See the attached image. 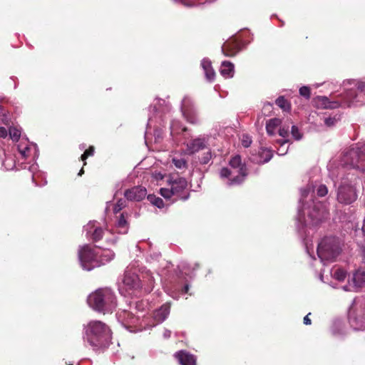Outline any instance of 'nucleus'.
Returning <instances> with one entry per match:
<instances>
[{
    "instance_id": "f257e3e1",
    "label": "nucleus",
    "mask_w": 365,
    "mask_h": 365,
    "mask_svg": "<svg viewBox=\"0 0 365 365\" xmlns=\"http://www.w3.org/2000/svg\"><path fill=\"white\" fill-rule=\"evenodd\" d=\"M315 186L309 183L300 190V199L297 216V229L309 257L316 261L314 245L311 237L316 227L328 217L325 204L314 196Z\"/></svg>"
},
{
    "instance_id": "f03ea898",
    "label": "nucleus",
    "mask_w": 365,
    "mask_h": 365,
    "mask_svg": "<svg viewBox=\"0 0 365 365\" xmlns=\"http://www.w3.org/2000/svg\"><path fill=\"white\" fill-rule=\"evenodd\" d=\"M344 87L351 86L350 88L339 94H331L330 96H318L314 98V102L318 108L324 109H336L348 108L365 103V79H349L343 82Z\"/></svg>"
},
{
    "instance_id": "7ed1b4c3",
    "label": "nucleus",
    "mask_w": 365,
    "mask_h": 365,
    "mask_svg": "<svg viewBox=\"0 0 365 365\" xmlns=\"http://www.w3.org/2000/svg\"><path fill=\"white\" fill-rule=\"evenodd\" d=\"M111 330L105 323L91 320L83 326L82 339L85 346L95 352H103L111 344Z\"/></svg>"
},
{
    "instance_id": "20e7f679",
    "label": "nucleus",
    "mask_w": 365,
    "mask_h": 365,
    "mask_svg": "<svg viewBox=\"0 0 365 365\" xmlns=\"http://www.w3.org/2000/svg\"><path fill=\"white\" fill-rule=\"evenodd\" d=\"M115 253L109 250H97L90 245L80 246L78 251V261L83 269L91 271L113 259Z\"/></svg>"
},
{
    "instance_id": "39448f33",
    "label": "nucleus",
    "mask_w": 365,
    "mask_h": 365,
    "mask_svg": "<svg viewBox=\"0 0 365 365\" xmlns=\"http://www.w3.org/2000/svg\"><path fill=\"white\" fill-rule=\"evenodd\" d=\"M170 110V106L165 100L158 98L156 102L149 107V115L145 138L150 130L153 129L155 140L162 138V129L164 127L165 115Z\"/></svg>"
},
{
    "instance_id": "423d86ee",
    "label": "nucleus",
    "mask_w": 365,
    "mask_h": 365,
    "mask_svg": "<svg viewBox=\"0 0 365 365\" xmlns=\"http://www.w3.org/2000/svg\"><path fill=\"white\" fill-rule=\"evenodd\" d=\"M88 304L98 312H112L117 306L116 297L110 288H100L89 294Z\"/></svg>"
},
{
    "instance_id": "0eeeda50",
    "label": "nucleus",
    "mask_w": 365,
    "mask_h": 365,
    "mask_svg": "<svg viewBox=\"0 0 365 365\" xmlns=\"http://www.w3.org/2000/svg\"><path fill=\"white\" fill-rule=\"evenodd\" d=\"M341 252V243L339 237L330 235L320 240L317 247V255L319 262L325 266L334 262Z\"/></svg>"
},
{
    "instance_id": "6e6552de",
    "label": "nucleus",
    "mask_w": 365,
    "mask_h": 365,
    "mask_svg": "<svg viewBox=\"0 0 365 365\" xmlns=\"http://www.w3.org/2000/svg\"><path fill=\"white\" fill-rule=\"evenodd\" d=\"M195 267H192L187 262H182L178 267L180 269V274L178 275L177 279L171 284L169 294L175 299H178L180 295L188 293L190 289V283L183 275L189 277L192 279L195 276L194 271L199 268V264L195 263Z\"/></svg>"
},
{
    "instance_id": "1a4fd4ad",
    "label": "nucleus",
    "mask_w": 365,
    "mask_h": 365,
    "mask_svg": "<svg viewBox=\"0 0 365 365\" xmlns=\"http://www.w3.org/2000/svg\"><path fill=\"white\" fill-rule=\"evenodd\" d=\"M9 133L12 140L18 143L16 149L21 158L27 160L31 157L33 160L36 161L39 155L37 145L30 143L27 138H20L21 131L16 127H10Z\"/></svg>"
},
{
    "instance_id": "9d476101",
    "label": "nucleus",
    "mask_w": 365,
    "mask_h": 365,
    "mask_svg": "<svg viewBox=\"0 0 365 365\" xmlns=\"http://www.w3.org/2000/svg\"><path fill=\"white\" fill-rule=\"evenodd\" d=\"M343 162L346 166L365 173V143H356L344 155Z\"/></svg>"
},
{
    "instance_id": "9b49d317",
    "label": "nucleus",
    "mask_w": 365,
    "mask_h": 365,
    "mask_svg": "<svg viewBox=\"0 0 365 365\" xmlns=\"http://www.w3.org/2000/svg\"><path fill=\"white\" fill-rule=\"evenodd\" d=\"M349 175L340 177V184L337 189V201L344 205H350L357 199V192L354 186L351 184Z\"/></svg>"
},
{
    "instance_id": "f8f14e48",
    "label": "nucleus",
    "mask_w": 365,
    "mask_h": 365,
    "mask_svg": "<svg viewBox=\"0 0 365 365\" xmlns=\"http://www.w3.org/2000/svg\"><path fill=\"white\" fill-rule=\"evenodd\" d=\"M118 321L130 332H138L147 329L146 319H140L139 316L134 315L126 310L118 312L116 314Z\"/></svg>"
},
{
    "instance_id": "ddd939ff",
    "label": "nucleus",
    "mask_w": 365,
    "mask_h": 365,
    "mask_svg": "<svg viewBox=\"0 0 365 365\" xmlns=\"http://www.w3.org/2000/svg\"><path fill=\"white\" fill-rule=\"evenodd\" d=\"M348 320L351 327L355 331L365 330V312L359 302L354 299L349 307Z\"/></svg>"
},
{
    "instance_id": "4468645a",
    "label": "nucleus",
    "mask_w": 365,
    "mask_h": 365,
    "mask_svg": "<svg viewBox=\"0 0 365 365\" xmlns=\"http://www.w3.org/2000/svg\"><path fill=\"white\" fill-rule=\"evenodd\" d=\"M168 182L174 194L175 199L173 201L178 200L185 201L190 197L187 182L185 178L172 175L169 176Z\"/></svg>"
},
{
    "instance_id": "2eb2a0df",
    "label": "nucleus",
    "mask_w": 365,
    "mask_h": 365,
    "mask_svg": "<svg viewBox=\"0 0 365 365\" xmlns=\"http://www.w3.org/2000/svg\"><path fill=\"white\" fill-rule=\"evenodd\" d=\"M238 170V169L230 167L222 168L220 171V176L222 179H227L226 185L228 187L239 185L242 184L247 176V170Z\"/></svg>"
},
{
    "instance_id": "dca6fc26",
    "label": "nucleus",
    "mask_w": 365,
    "mask_h": 365,
    "mask_svg": "<svg viewBox=\"0 0 365 365\" xmlns=\"http://www.w3.org/2000/svg\"><path fill=\"white\" fill-rule=\"evenodd\" d=\"M123 284L128 294H133L135 296L140 294V287H142L140 275L129 269H126L124 273Z\"/></svg>"
},
{
    "instance_id": "f3484780",
    "label": "nucleus",
    "mask_w": 365,
    "mask_h": 365,
    "mask_svg": "<svg viewBox=\"0 0 365 365\" xmlns=\"http://www.w3.org/2000/svg\"><path fill=\"white\" fill-rule=\"evenodd\" d=\"M180 109L186 120L192 123H198L197 110L193 100L189 96H185L181 101Z\"/></svg>"
},
{
    "instance_id": "a211bd4d",
    "label": "nucleus",
    "mask_w": 365,
    "mask_h": 365,
    "mask_svg": "<svg viewBox=\"0 0 365 365\" xmlns=\"http://www.w3.org/2000/svg\"><path fill=\"white\" fill-rule=\"evenodd\" d=\"M83 232L87 240L93 242H98L104 235V230L100 227L97 221H89L83 226Z\"/></svg>"
},
{
    "instance_id": "6ab92c4d",
    "label": "nucleus",
    "mask_w": 365,
    "mask_h": 365,
    "mask_svg": "<svg viewBox=\"0 0 365 365\" xmlns=\"http://www.w3.org/2000/svg\"><path fill=\"white\" fill-rule=\"evenodd\" d=\"M170 312V303L166 302L153 312L150 322H146L147 329L154 327L167 319Z\"/></svg>"
},
{
    "instance_id": "aec40b11",
    "label": "nucleus",
    "mask_w": 365,
    "mask_h": 365,
    "mask_svg": "<svg viewBox=\"0 0 365 365\" xmlns=\"http://www.w3.org/2000/svg\"><path fill=\"white\" fill-rule=\"evenodd\" d=\"M147 195L145 187L142 186H135L128 189L124 192V196L128 200L140 202L143 200Z\"/></svg>"
},
{
    "instance_id": "412c9836",
    "label": "nucleus",
    "mask_w": 365,
    "mask_h": 365,
    "mask_svg": "<svg viewBox=\"0 0 365 365\" xmlns=\"http://www.w3.org/2000/svg\"><path fill=\"white\" fill-rule=\"evenodd\" d=\"M128 217L129 214L127 212H123L118 216H116L114 228L116 232L120 235L128 233L129 230Z\"/></svg>"
},
{
    "instance_id": "4be33fe9",
    "label": "nucleus",
    "mask_w": 365,
    "mask_h": 365,
    "mask_svg": "<svg viewBox=\"0 0 365 365\" xmlns=\"http://www.w3.org/2000/svg\"><path fill=\"white\" fill-rule=\"evenodd\" d=\"M140 283L142 287H140V294L150 293L153 291L155 284V279L153 274L150 271H146L140 274Z\"/></svg>"
},
{
    "instance_id": "5701e85b",
    "label": "nucleus",
    "mask_w": 365,
    "mask_h": 365,
    "mask_svg": "<svg viewBox=\"0 0 365 365\" xmlns=\"http://www.w3.org/2000/svg\"><path fill=\"white\" fill-rule=\"evenodd\" d=\"M38 165L34 162L28 167L29 171L32 174V182L35 186L42 187L47 184V181L43 174L38 171Z\"/></svg>"
},
{
    "instance_id": "b1692460",
    "label": "nucleus",
    "mask_w": 365,
    "mask_h": 365,
    "mask_svg": "<svg viewBox=\"0 0 365 365\" xmlns=\"http://www.w3.org/2000/svg\"><path fill=\"white\" fill-rule=\"evenodd\" d=\"M180 365H196V356L185 350H180L174 354Z\"/></svg>"
},
{
    "instance_id": "393cba45",
    "label": "nucleus",
    "mask_w": 365,
    "mask_h": 365,
    "mask_svg": "<svg viewBox=\"0 0 365 365\" xmlns=\"http://www.w3.org/2000/svg\"><path fill=\"white\" fill-rule=\"evenodd\" d=\"M207 140L205 137H197L187 143V150L190 153H195L206 148Z\"/></svg>"
},
{
    "instance_id": "a878e982",
    "label": "nucleus",
    "mask_w": 365,
    "mask_h": 365,
    "mask_svg": "<svg viewBox=\"0 0 365 365\" xmlns=\"http://www.w3.org/2000/svg\"><path fill=\"white\" fill-rule=\"evenodd\" d=\"M201 67L204 71L207 81L212 82L215 78V72L212 66L211 61L208 58H204L201 61Z\"/></svg>"
},
{
    "instance_id": "bb28decb",
    "label": "nucleus",
    "mask_w": 365,
    "mask_h": 365,
    "mask_svg": "<svg viewBox=\"0 0 365 365\" xmlns=\"http://www.w3.org/2000/svg\"><path fill=\"white\" fill-rule=\"evenodd\" d=\"M241 50V46L237 42H227L222 46V51L225 56L232 57L237 55Z\"/></svg>"
},
{
    "instance_id": "cd10ccee",
    "label": "nucleus",
    "mask_w": 365,
    "mask_h": 365,
    "mask_svg": "<svg viewBox=\"0 0 365 365\" xmlns=\"http://www.w3.org/2000/svg\"><path fill=\"white\" fill-rule=\"evenodd\" d=\"M331 332L333 336L342 338L346 334V329L343 322L341 319H335L331 327Z\"/></svg>"
},
{
    "instance_id": "c85d7f7f",
    "label": "nucleus",
    "mask_w": 365,
    "mask_h": 365,
    "mask_svg": "<svg viewBox=\"0 0 365 365\" xmlns=\"http://www.w3.org/2000/svg\"><path fill=\"white\" fill-rule=\"evenodd\" d=\"M273 157V150L267 148H261L258 152L256 160L258 164H264L268 163Z\"/></svg>"
},
{
    "instance_id": "c756f323",
    "label": "nucleus",
    "mask_w": 365,
    "mask_h": 365,
    "mask_svg": "<svg viewBox=\"0 0 365 365\" xmlns=\"http://www.w3.org/2000/svg\"><path fill=\"white\" fill-rule=\"evenodd\" d=\"M220 73L225 78H232L235 73L234 64L228 61H222L221 63Z\"/></svg>"
},
{
    "instance_id": "7c9ffc66",
    "label": "nucleus",
    "mask_w": 365,
    "mask_h": 365,
    "mask_svg": "<svg viewBox=\"0 0 365 365\" xmlns=\"http://www.w3.org/2000/svg\"><path fill=\"white\" fill-rule=\"evenodd\" d=\"M352 282L354 284V287L358 289L365 285V271L358 269L353 275Z\"/></svg>"
},
{
    "instance_id": "2f4dec72",
    "label": "nucleus",
    "mask_w": 365,
    "mask_h": 365,
    "mask_svg": "<svg viewBox=\"0 0 365 365\" xmlns=\"http://www.w3.org/2000/svg\"><path fill=\"white\" fill-rule=\"evenodd\" d=\"M228 167L238 170L240 169V170H243L242 169L247 170L245 163L242 162L241 156L239 155H236L231 158L229 161Z\"/></svg>"
},
{
    "instance_id": "473e14b6",
    "label": "nucleus",
    "mask_w": 365,
    "mask_h": 365,
    "mask_svg": "<svg viewBox=\"0 0 365 365\" xmlns=\"http://www.w3.org/2000/svg\"><path fill=\"white\" fill-rule=\"evenodd\" d=\"M332 277L339 282L344 281L347 275V272L343 268L334 267L330 271Z\"/></svg>"
},
{
    "instance_id": "72a5a7b5",
    "label": "nucleus",
    "mask_w": 365,
    "mask_h": 365,
    "mask_svg": "<svg viewBox=\"0 0 365 365\" xmlns=\"http://www.w3.org/2000/svg\"><path fill=\"white\" fill-rule=\"evenodd\" d=\"M281 124V120L277 118L269 119L266 123V130L269 135H273L275 129Z\"/></svg>"
},
{
    "instance_id": "f704fd0d",
    "label": "nucleus",
    "mask_w": 365,
    "mask_h": 365,
    "mask_svg": "<svg viewBox=\"0 0 365 365\" xmlns=\"http://www.w3.org/2000/svg\"><path fill=\"white\" fill-rule=\"evenodd\" d=\"M5 159L2 161V167L6 170H12L16 168V160L11 155H7L4 153Z\"/></svg>"
},
{
    "instance_id": "c9c22d12",
    "label": "nucleus",
    "mask_w": 365,
    "mask_h": 365,
    "mask_svg": "<svg viewBox=\"0 0 365 365\" xmlns=\"http://www.w3.org/2000/svg\"><path fill=\"white\" fill-rule=\"evenodd\" d=\"M275 104L283 111L289 112L291 110L289 102L283 96H280L276 99Z\"/></svg>"
},
{
    "instance_id": "e433bc0d",
    "label": "nucleus",
    "mask_w": 365,
    "mask_h": 365,
    "mask_svg": "<svg viewBox=\"0 0 365 365\" xmlns=\"http://www.w3.org/2000/svg\"><path fill=\"white\" fill-rule=\"evenodd\" d=\"M277 143L279 144V147L277 150V155L282 156L286 155L289 150V146L287 145L289 143V140H278Z\"/></svg>"
},
{
    "instance_id": "4c0bfd02",
    "label": "nucleus",
    "mask_w": 365,
    "mask_h": 365,
    "mask_svg": "<svg viewBox=\"0 0 365 365\" xmlns=\"http://www.w3.org/2000/svg\"><path fill=\"white\" fill-rule=\"evenodd\" d=\"M147 199L152 205L156 206L158 208L160 209L164 207V202L160 197L155 195H148Z\"/></svg>"
},
{
    "instance_id": "58836bf2",
    "label": "nucleus",
    "mask_w": 365,
    "mask_h": 365,
    "mask_svg": "<svg viewBox=\"0 0 365 365\" xmlns=\"http://www.w3.org/2000/svg\"><path fill=\"white\" fill-rule=\"evenodd\" d=\"M173 163L177 168L180 170L184 169L187 167V161L182 158H174L173 159Z\"/></svg>"
},
{
    "instance_id": "ea45409f",
    "label": "nucleus",
    "mask_w": 365,
    "mask_h": 365,
    "mask_svg": "<svg viewBox=\"0 0 365 365\" xmlns=\"http://www.w3.org/2000/svg\"><path fill=\"white\" fill-rule=\"evenodd\" d=\"M126 200L122 198L118 200L113 207V212L115 214H118L123 208H124L126 206Z\"/></svg>"
},
{
    "instance_id": "a19ab883",
    "label": "nucleus",
    "mask_w": 365,
    "mask_h": 365,
    "mask_svg": "<svg viewBox=\"0 0 365 365\" xmlns=\"http://www.w3.org/2000/svg\"><path fill=\"white\" fill-rule=\"evenodd\" d=\"M339 120V116H337L336 115H335L333 117L329 116V117L325 118L324 122V124L327 127H332V126H334L336 124V123Z\"/></svg>"
},
{
    "instance_id": "79ce46f5",
    "label": "nucleus",
    "mask_w": 365,
    "mask_h": 365,
    "mask_svg": "<svg viewBox=\"0 0 365 365\" xmlns=\"http://www.w3.org/2000/svg\"><path fill=\"white\" fill-rule=\"evenodd\" d=\"M160 193L166 200L171 198V197H174V194L172 191L171 187H170V188L162 187L160 189Z\"/></svg>"
},
{
    "instance_id": "37998d69",
    "label": "nucleus",
    "mask_w": 365,
    "mask_h": 365,
    "mask_svg": "<svg viewBox=\"0 0 365 365\" xmlns=\"http://www.w3.org/2000/svg\"><path fill=\"white\" fill-rule=\"evenodd\" d=\"M291 133L294 139L296 140H299L302 138V135L300 133L298 127L294 125L292 126Z\"/></svg>"
},
{
    "instance_id": "c03bdc74",
    "label": "nucleus",
    "mask_w": 365,
    "mask_h": 365,
    "mask_svg": "<svg viewBox=\"0 0 365 365\" xmlns=\"http://www.w3.org/2000/svg\"><path fill=\"white\" fill-rule=\"evenodd\" d=\"M299 94L304 97L307 100L310 98L311 91L310 88L307 86H304L299 88Z\"/></svg>"
},
{
    "instance_id": "a18cd8bd",
    "label": "nucleus",
    "mask_w": 365,
    "mask_h": 365,
    "mask_svg": "<svg viewBox=\"0 0 365 365\" xmlns=\"http://www.w3.org/2000/svg\"><path fill=\"white\" fill-rule=\"evenodd\" d=\"M212 158V154L210 151H208L203 154V155L200 158V163L202 165L207 164Z\"/></svg>"
},
{
    "instance_id": "49530a36",
    "label": "nucleus",
    "mask_w": 365,
    "mask_h": 365,
    "mask_svg": "<svg viewBox=\"0 0 365 365\" xmlns=\"http://www.w3.org/2000/svg\"><path fill=\"white\" fill-rule=\"evenodd\" d=\"M252 138L249 135L245 134L242 135V145H243V147H245V148L250 147L252 144Z\"/></svg>"
},
{
    "instance_id": "de8ad7c7",
    "label": "nucleus",
    "mask_w": 365,
    "mask_h": 365,
    "mask_svg": "<svg viewBox=\"0 0 365 365\" xmlns=\"http://www.w3.org/2000/svg\"><path fill=\"white\" fill-rule=\"evenodd\" d=\"M94 154V147L90 146L88 149L86 150L83 154H82L81 158L83 161H85L88 156H92Z\"/></svg>"
},
{
    "instance_id": "09e8293b",
    "label": "nucleus",
    "mask_w": 365,
    "mask_h": 365,
    "mask_svg": "<svg viewBox=\"0 0 365 365\" xmlns=\"http://www.w3.org/2000/svg\"><path fill=\"white\" fill-rule=\"evenodd\" d=\"M318 196L324 197L328 193V188L324 185H320L317 190Z\"/></svg>"
},
{
    "instance_id": "8fccbe9b",
    "label": "nucleus",
    "mask_w": 365,
    "mask_h": 365,
    "mask_svg": "<svg viewBox=\"0 0 365 365\" xmlns=\"http://www.w3.org/2000/svg\"><path fill=\"white\" fill-rule=\"evenodd\" d=\"M289 125H284L282 127H281L279 130V135L285 138L287 137H288L289 135Z\"/></svg>"
},
{
    "instance_id": "3c124183",
    "label": "nucleus",
    "mask_w": 365,
    "mask_h": 365,
    "mask_svg": "<svg viewBox=\"0 0 365 365\" xmlns=\"http://www.w3.org/2000/svg\"><path fill=\"white\" fill-rule=\"evenodd\" d=\"M160 256L161 255L159 252H153L147 256V260L151 262L153 261L158 260Z\"/></svg>"
},
{
    "instance_id": "603ef678",
    "label": "nucleus",
    "mask_w": 365,
    "mask_h": 365,
    "mask_svg": "<svg viewBox=\"0 0 365 365\" xmlns=\"http://www.w3.org/2000/svg\"><path fill=\"white\" fill-rule=\"evenodd\" d=\"M341 289L346 292H357L358 291V288L354 287V284L353 282H352V284L349 282L348 285L342 286Z\"/></svg>"
},
{
    "instance_id": "864d4df0",
    "label": "nucleus",
    "mask_w": 365,
    "mask_h": 365,
    "mask_svg": "<svg viewBox=\"0 0 365 365\" xmlns=\"http://www.w3.org/2000/svg\"><path fill=\"white\" fill-rule=\"evenodd\" d=\"M273 107V103H270V102H266L264 103V106H263V110L264 111V113H266L267 111L268 113L270 112V109H272Z\"/></svg>"
},
{
    "instance_id": "5fc2aeb1",
    "label": "nucleus",
    "mask_w": 365,
    "mask_h": 365,
    "mask_svg": "<svg viewBox=\"0 0 365 365\" xmlns=\"http://www.w3.org/2000/svg\"><path fill=\"white\" fill-rule=\"evenodd\" d=\"M7 135V130L4 127H0V138H5Z\"/></svg>"
},
{
    "instance_id": "6e6d98bb",
    "label": "nucleus",
    "mask_w": 365,
    "mask_h": 365,
    "mask_svg": "<svg viewBox=\"0 0 365 365\" xmlns=\"http://www.w3.org/2000/svg\"><path fill=\"white\" fill-rule=\"evenodd\" d=\"M118 240V237L116 236H112L111 237H106V242L109 244H115Z\"/></svg>"
},
{
    "instance_id": "4d7b16f0",
    "label": "nucleus",
    "mask_w": 365,
    "mask_h": 365,
    "mask_svg": "<svg viewBox=\"0 0 365 365\" xmlns=\"http://www.w3.org/2000/svg\"><path fill=\"white\" fill-rule=\"evenodd\" d=\"M311 314V313H309L307 314L304 317V319H303V323L305 324V325H310L312 324V321L311 319H309V315Z\"/></svg>"
},
{
    "instance_id": "13d9d810",
    "label": "nucleus",
    "mask_w": 365,
    "mask_h": 365,
    "mask_svg": "<svg viewBox=\"0 0 365 365\" xmlns=\"http://www.w3.org/2000/svg\"><path fill=\"white\" fill-rule=\"evenodd\" d=\"M173 1H174L175 2H176V3H180V4H182L185 5V6H188V7H190V6H192V4L188 3L186 0H173Z\"/></svg>"
},
{
    "instance_id": "bf43d9fd",
    "label": "nucleus",
    "mask_w": 365,
    "mask_h": 365,
    "mask_svg": "<svg viewBox=\"0 0 365 365\" xmlns=\"http://www.w3.org/2000/svg\"><path fill=\"white\" fill-rule=\"evenodd\" d=\"M171 336V331L169 329H165L163 333V337L165 339H169Z\"/></svg>"
},
{
    "instance_id": "052dcab7",
    "label": "nucleus",
    "mask_w": 365,
    "mask_h": 365,
    "mask_svg": "<svg viewBox=\"0 0 365 365\" xmlns=\"http://www.w3.org/2000/svg\"><path fill=\"white\" fill-rule=\"evenodd\" d=\"M177 123V122L175 121H172L171 122V124H170V134L173 135L175 134V131L174 130V125L175 124Z\"/></svg>"
},
{
    "instance_id": "680f3d73",
    "label": "nucleus",
    "mask_w": 365,
    "mask_h": 365,
    "mask_svg": "<svg viewBox=\"0 0 365 365\" xmlns=\"http://www.w3.org/2000/svg\"><path fill=\"white\" fill-rule=\"evenodd\" d=\"M10 79L12 80L14 82V89H16L17 88V86H18V84L16 83L17 78L15 77V76H11Z\"/></svg>"
},
{
    "instance_id": "e2e57ef3",
    "label": "nucleus",
    "mask_w": 365,
    "mask_h": 365,
    "mask_svg": "<svg viewBox=\"0 0 365 365\" xmlns=\"http://www.w3.org/2000/svg\"><path fill=\"white\" fill-rule=\"evenodd\" d=\"M361 232L363 234L364 236H365V219L364 220V223L361 228Z\"/></svg>"
},
{
    "instance_id": "0e129e2a",
    "label": "nucleus",
    "mask_w": 365,
    "mask_h": 365,
    "mask_svg": "<svg viewBox=\"0 0 365 365\" xmlns=\"http://www.w3.org/2000/svg\"><path fill=\"white\" fill-rule=\"evenodd\" d=\"M24 163H21V165H19V166L21 167V169H26L27 167L26 165H24Z\"/></svg>"
},
{
    "instance_id": "69168bd1",
    "label": "nucleus",
    "mask_w": 365,
    "mask_h": 365,
    "mask_svg": "<svg viewBox=\"0 0 365 365\" xmlns=\"http://www.w3.org/2000/svg\"><path fill=\"white\" fill-rule=\"evenodd\" d=\"M4 108L1 106H0V116L1 115H4Z\"/></svg>"
},
{
    "instance_id": "338daca9",
    "label": "nucleus",
    "mask_w": 365,
    "mask_h": 365,
    "mask_svg": "<svg viewBox=\"0 0 365 365\" xmlns=\"http://www.w3.org/2000/svg\"><path fill=\"white\" fill-rule=\"evenodd\" d=\"M84 173V170L83 168H81L78 174V175L81 176L83 173Z\"/></svg>"
},
{
    "instance_id": "774afa93",
    "label": "nucleus",
    "mask_w": 365,
    "mask_h": 365,
    "mask_svg": "<svg viewBox=\"0 0 365 365\" xmlns=\"http://www.w3.org/2000/svg\"><path fill=\"white\" fill-rule=\"evenodd\" d=\"M85 148H86V145H85V144H81V145H80V148H81V150H83Z\"/></svg>"
}]
</instances>
